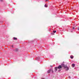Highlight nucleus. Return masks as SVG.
<instances>
[{"instance_id": "1", "label": "nucleus", "mask_w": 79, "mask_h": 79, "mask_svg": "<svg viewBox=\"0 0 79 79\" xmlns=\"http://www.w3.org/2000/svg\"><path fill=\"white\" fill-rule=\"evenodd\" d=\"M51 72L52 73H53V70L52 69H50L48 70V74H49V73H50V72Z\"/></svg>"}, {"instance_id": "2", "label": "nucleus", "mask_w": 79, "mask_h": 79, "mask_svg": "<svg viewBox=\"0 0 79 79\" xmlns=\"http://www.w3.org/2000/svg\"><path fill=\"white\" fill-rule=\"evenodd\" d=\"M64 68L66 69V71H68L69 69V68L67 66L65 65Z\"/></svg>"}, {"instance_id": "3", "label": "nucleus", "mask_w": 79, "mask_h": 79, "mask_svg": "<svg viewBox=\"0 0 79 79\" xmlns=\"http://www.w3.org/2000/svg\"><path fill=\"white\" fill-rule=\"evenodd\" d=\"M58 69H61L62 68V67L61 66V65H60L59 66L57 67Z\"/></svg>"}, {"instance_id": "4", "label": "nucleus", "mask_w": 79, "mask_h": 79, "mask_svg": "<svg viewBox=\"0 0 79 79\" xmlns=\"http://www.w3.org/2000/svg\"><path fill=\"white\" fill-rule=\"evenodd\" d=\"M73 68H74L75 66V64H73L72 65Z\"/></svg>"}, {"instance_id": "5", "label": "nucleus", "mask_w": 79, "mask_h": 79, "mask_svg": "<svg viewBox=\"0 0 79 79\" xmlns=\"http://www.w3.org/2000/svg\"><path fill=\"white\" fill-rule=\"evenodd\" d=\"M61 66L62 67H64V66H65V65H64V64H62Z\"/></svg>"}, {"instance_id": "6", "label": "nucleus", "mask_w": 79, "mask_h": 79, "mask_svg": "<svg viewBox=\"0 0 79 79\" xmlns=\"http://www.w3.org/2000/svg\"><path fill=\"white\" fill-rule=\"evenodd\" d=\"M58 70V68L57 67L55 68V71H56Z\"/></svg>"}, {"instance_id": "7", "label": "nucleus", "mask_w": 79, "mask_h": 79, "mask_svg": "<svg viewBox=\"0 0 79 79\" xmlns=\"http://www.w3.org/2000/svg\"><path fill=\"white\" fill-rule=\"evenodd\" d=\"M70 57L72 59H73V56H70Z\"/></svg>"}, {"instance_id": "8", "label": "nucleus", "mask_w": 79, "mask_h": 79, "mask_svg": "<svg viewBox=\"0 0 79 79\" xmlns=\"http://www.w3.org/2000/svg\"><path fill=\"white\" fill-rule=\"evenodd\" d=\"M51 35H55V34H54V33L53 32H52L51 33Z\"/></svg>"}, {"instance_id": "9", "label": "nucleus", "mask_w": 79, "mask_h": 79, "mask_svg": "<svg viewBox=\"0 0 79 79\" xmlns=\"http://www.w3.org/2000/svg\"><path fill=\"white\" fill-rule=\"evenodd\" d=\"M14 40H17V38L15 37H14Z\"/></svg>"}, {"instance_id": "10", "label": "nucleus", "mask_w": 79, "mask_h": 79, "mask_svg": "<svg viewBox=\"0 0 79 79\" xmlns=\"http://www.w3.org/2000/svg\"><path fill=\"white\" fill-rule=\"evenodd\" d=\"M56 32V31H53V32L54 33H55Z\"/></svg>"}, {"instance_id": "11", "label": "nucleus", "mask_w": 79, "mask_h": 79, "mask_svg": "<svg viewBox=\"0 0 79 79\" xmlns=\"http://www.w3.org/2000/svg\"><path fill=\"white\" fill-rule=\"evenodd\" d=\"M15 51H16V52H18V49H15Z\"/></svg>"}, {"instance_id": "12", "label": "nucleus", "mask_w": 79, "mask_h": 79, "mask_svg": "<svg viewBox=\"0 0 79 79\" xmlns=\"http://www.w3.org/2000/svg\"><path fill=\"white\" fill-rule=\"evenodd\" d=\"M44 6L45 7H47V5L46 4H45Z\"/></svg>"}, {"instance_id": "13", "label": "nucleus", "mask_w": 79, "mask_h": 79, "mask_svg": "<svg viewBox=\"0 0 79 79\" xmlns=\"http://www.w3.org/2000/svg\"><path fill=\"white\" fill-rule=\"evenodd\" d=\"M69 79H70V78H71V77L69 76Z\"/></svg>"}, {"instance_id": "14", "label": "nucleus", "mask_w": 79, "mask_h": 79, "mask_svg": "<svg viewBox=\"0 0 79 79\" xmlns=\"http://www.w3.org/2000/svg\"><path fill=\"white\" fill-rule=\"evenodd\" d=\"M12 48H13V46H11Z\"/></svg>"}, {"instance_id": "15", "label": "nucleus", "mask_w": 79, "mask_h": 79, "mask_svg": "<svg viewBox=\"0 0 79 79\" xmlns=\"http://www.w3.org/2000/svg\"><path fill=\"white\" fill-rule=\"evenodd\" d=\"M73 29H74V27H73Z\"/></svg>"}, {"instance_id": "16", "label": "nucleus", "mask_w": 79, "mask_h": 79, "mask_svg": "<svg viewBox=\"0 0 79 79\" xmlns=\"http://www.w3.org/2000/svg\"><path fill=\"white\" fill-rule=\"evenodd\" d=\"M48 0H46V2H47Z\"/></svg>"}, {"instance_id": "17", "label": "nucleus", "mask_w": 79, "mask_h": 79, "mask_svg": "<svg viewBox=\"0 0 79 79\" xmlns=\"http://www.w3.org/2000/svg\"><path fill=\"white\" fill-rule=\"evenodd\" d=\"M1 2H2V0H1Z\"/></svg>"}, {"instance_id": "18", "label": "nucleus", "mask_w": 79, "mask_h": 79, "mask_svg": "<svg viewBox=\"0 0 79 79\" xmlns=\"http://www.w3.org/2000/svg\"><path fill=\"white\" fill-rule=\"evenodd\" d=\"M51 67H52V66H51Z\"/></svg>"}, {"instance_id": "19", "label": "nucleus", "mask_w": 79, "mask_h": 79, "mask_svg": "<svg viewBox=\"0 0 79 79\" xmlns=\"http://www.w3.org/2000/svg\"><path fill=\"white\" fill-rule=\"evenodd\" d=\"M51 30L50 29V31H51Z\"/></svg>"}]
</instances>
